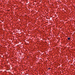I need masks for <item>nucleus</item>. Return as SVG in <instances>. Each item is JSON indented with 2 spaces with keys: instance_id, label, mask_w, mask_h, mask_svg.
I'll return each instance as SVG.
<instances>
[{
  "instance_id": "f03ea898",
  "label": "nucleus",
  "mask_w": 75,
  "mask_h": 75,
  "mask_svg": "<svg viewBox=\"0 0 75 75\" xmlns=\"http://www.w3.org/2000/svg\"><path fill=\"white\" fill-rule=\"evenodd\" d=\"M48 69H51V68H48Z\"/></svg>"
},
{
  "instance_id": "f257e3e1",
  "label": "nucleus",
  "mask_w": 75,
  "mask_h": 75,
  "mask_svg": "<svg viewBox=\"0 0 75 75\" xmlns=\"http://www.w3.org/2000/svg\"><path fill=\"white\" fill-rule=\"evenodd\" d=\"M70 39H71V38H68V40H70Z\"/></svg>"
}]
</instances>
